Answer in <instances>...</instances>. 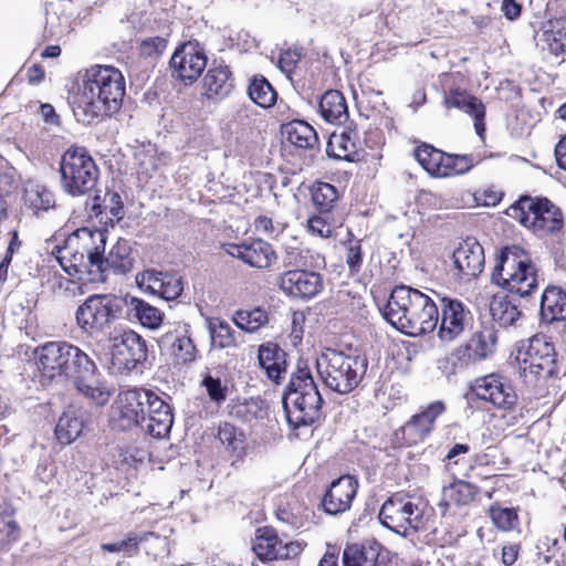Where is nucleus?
Returning a JSON list of instances; mask_svg holds the SVG:
<instances>
[{
	"label": "nucleus",
	"mask_w": 566,
	"mask_h": 566,
	"mask_svg": "<svg viewBox=\"0 0 566 566\" xmlns=\"http://www.w3.org/2000/svg\"><path fill=\"white\" fill-rule=\"evenodd\" d=\"M358 482L352 475H343L333 481L325 492L322 505L331 515L342 514L348 511L357 493Z\"/></svg>",
	"instance_id": "obj_23"
},
{
	"label": "nucleus",
	"mask_w": 566,
	"mask_h": 566,
	"mask_svg": "<svg viewBox=\"0 0 566 566\" xmlns=\"http://www.w3.org/2000/svg\"><path fill=\"white\" fill-rule=\"evenodd\" d=\"M478 493V488L472 483L457 480L442 489L440 505L446 507L455 505L464 506L470 504Z\"/></svg>",
	"instance_id": "obj_37"
},
{
	"label": "nucleus",
	"mask_w": 566,
	"mask_h": 566,
	"mask_svg": "<svg viewBox=\"0 0 566 566\" xmlns=\"http://www.w3.org/2000/svg\"><path fill=\"white\" fill-rule=\"evenodd\" d=\"M453 270L461 279L476 277L484 268L482 245L474 239L461 242L452 254Z\"/></svg>",
	"instance_id": "obj_22"
},
{
	"label": "nucleus",
	"mask_w": 566,
	"mask_h": 566,
	"mask_svg": "<svg viewBox=\"0 0 566 566\" xmlns=\"http://www.w3.org/2000/svg\"><path fill=\"white\" fill-rule=\"evenodd\" d=\"M248 94L253 103L263 108L273 106L276 101V92L264 76H255L251 80Z\"/></svg>",
	"instance_id": "obj_46"
},
{
	"label": "nucleus",
	"mask_w": 566,
	"mask_h": 566,
	"mask_svg": "<svg viewBox=\"0 0 566 566\" xmlns=\"http://www.w3.org/2000/svg\"><path fill=\"white\" fill-rule=\"evenodd\" d=\"M125 95V78L119 70L94 65L86 70L82 87L73 102L77 122L91 124L102 115L116 113Z\"/></svg>",
	"instance_id": "obj_2"
},
{
	"label": "nucleus",
	"mask_w": 566,
	"mask_h": 566,
	"mask_svg": "<svg viewBox=\"0 0 566 566\" xmlns=\"http://www.w3.org/2000/svg\"><path fill=\"white\" fill-rule=\"evenodd\" d=\"M285 265L300 269L302 266H306L307 263L303 260L302 252L294 249L287 253Z\"/></svg>",
	"instance_id": "obj_63"
},
{
	"label": "nucleus",
	"mask_w": 566,
	"mask_h": 566,
	"mask_svg": "<svg viewBox=\"0 0 566 566\" xmlns=\"http://www.w3.org/2000/svg\"><path fill=\"white\" fill-rule=\"evenodd\" d=\"M217 438L224 446L231 459V465L245 457V438L241 430L230 422H222L218 427Z\"/></svg>",
	"instance_id": "obj_34"
},
{
	"label": "nucleus",
	"mask_w": 566,
	"mask_h": 566,
	"mask_svg": "<svg viewBox=\"0 0 566 566\" xmlns=\"http://www.w3.org/2000/svg\"><path fill=\"white\" fill-rule=\"evenodd\" d=\"M207 66V56L198 46L188 42L176 50L170 59L172 75L184 82L196 81Z\"/></svg>",
	"instance_id": "obj_18"
},
{
	"label": "nucleus",
	"mask_w": 566,
	"mask_h": 566,
	"mask_svg": "<svg viewBox=\"0 0 566 566\" xmlns=\"http://www.w3.org/2000/svg\"><path fill=\"white\" fill-rule=\"evenodd\" d=\"M172 423L174 417L171 410L167 412H163L161 410L156 415H148V417L144 415L140 429L151 437L164 438L170 432Z\"/></svg>",
	"instance_id": "obj_47"
},
{
	"label": "nucleus",
	"mask_w": 566,
	"mask_h": 566,
	"mask_svg": "<svg viewBox=\"0 0 566 566\" xmlns=\"http://www.w3.org/2000/svg\"><path fill=\"white\" fill-rule=\"evenodd\" d=\"M344 566H391L390 560L380 555L374 546L349 545L343 553Z\"/></svg>",
	"instance_id": "obj_32"
},
{
	"label": "nucleus",
	"mask_w": 566,
	"mask_h": 566,
	"mask_svg": "<svg viewBox=\"0 0 566 566\" xmlns=\"http://www.w3.org/2000/svg\"><path fill=\"white\" fill-rule=\"evenodd\" d=\"M471 390L476 398L489 401L500 409L510 410L517 402L512 386L499 375L492 374L475 379Z\"/></svg>",
	"instance_id": "obj_17"
},
{
	"label": "nucleus",
	"mask_w": 566,
	"mask_h": 566,
	"mask_svg": "<svg viewBox=\"0 0 566 566\" xmlns=\"http://www.w3.org/2000/svg\"><path fill=\"white\" fill-rule=\"evenodd\" d=\"M104 203L114 218L120 220L124 217V203L117 192H107L104 198Z\"/></svg>",
	"instance_id": "obj_58"
},
{
	"label": "nucleus",
	"mask_w": 566,
	"mask_h": 566,
	"mask_svg": "<svg viewBox=\"0 0 566 566\" xmlns=\"http://www.w3.org/2000/svg\"><path fill=\"white\" fill-rule=\"evenodd\" d=\"M136 283L139 287L167 301L176 300L184 291L182 279L168 272L145 271L136 275Z\"/></svg>",
	"instance_id": "obj_25"
},
{
	"label": "nucleus",
	"mask_w": 566,
	"mask_h": 566,
	"mask_svg": "<svg viewBox=\"0 0 566 566\" xmlns=\"http://www.w3.org/2000/svg\"><path fill=\"white\" fill-rule=\"evenodd\" d=\"M541 319L553 323L566 318V293L557 286H547L541 298Z\"/></svg>",
	"instance_id": "obj_31"
},
{
	"label": "nucleus",
	"mask_w": 566,
	"mask_h": 566,
	"mask_svg": "<svg viewBox=\"0 0 566 566\" xmlns=\"http://www.w3.org/2000/svg\"><path fill=\"white\" fill-rule=\"evenodd\" d=\"M319 113L325 122L342 125L348 119V107L344 95L336 90L327 91L319 101Z\"/></svg>",
	"instance_id": "obj_33"
},
{
	"label": "nucleus",
	"mask_w": 566,
	"mask_h": 566,
	"mask_svg": "<svg viewBox=\"0 0 566 566\" xmlns=\"http://www.w3.org/2000/svg\"><path fill=\"white\" fill-rule=\"evenodd\" d=\"M474 164V158L471 155L444 154L443 170H446V174H441L440 177L465 174Z\"/></svg>",
	"instance_id": "obj_52"
},
{
	"label": "nucleus",
	"mask_w": 566,
	"mask_h": 566,
	"mask_svg": "<svg viewBox=\"0 0 566 566\" xmlns=\"http://www.w3.org/2000/svg\"><path fill=\"white\" fill-rule=\"evenodd\" d=\"M259 366L265 371L269 379L279 384L285 373V353L274 343H264L258 350Z\"/></svg>",
	"instance_id": "obj_29"
},
{
	"label": "nucleus",
	"mask_w": 566,
	"mask_h": 566,
	"mask_svg": "<svg viewBox=\"0 0 566 566\" xmlns=\"http://www.w3.org/2000/svg\"><path fill=\"white\" fill-rule=\"evenodd\" d=\"M542 41L555 54L566 52V18L549 20L544 24Z\"/></svg>",
	"instance_id": "obj_39"
},
{
	"label": "nucleus",
	"mask_w": 566,
	"mask_h": 566,
	"mask_svg": "<svg viewBox=\"0 0 566 566\" xmlns=\"http://www.w3.org/2000/svg\"><path fill=\"white\" fill-rule=\"evenodd\" d=\"M106 238L101 230L77 229L57 248L56 260L70 275L99 281L98 254L105 251Z\"/></svg>",
	"instance_id": "obj_4"
},
{
	"label": "nucleus",
	"mask_w": 566,
	"mask_h": 566,
	"mask_svg": "<svg viewBox=\"0 0 566 566\" xmlns=\"http://www.w3.org/2000/svg\"><path fill=\"white\" fill-rule=\"evenodd\" d=\"M492 282L520 297L530 295L537 287L536 270L530 255L517 245L504 248L493 269Z\"/></svg>",
	"instance_id": "obj_7"
},
{
	"label": "nucleus",
	"mask_w": 566,
	"mask_h": 566,
	"mask_svg": "<svg viewBox=\"0 0 566 566\" xmlns=\"http://www.w3.org/2000/svg\"><path fill=\"white\" fill-rule=\"evenodd\" d=\"M307 229L312 234L323 239L331 238L334 232L333 224L323 216H312L307 220Z\"/></svg>",
	"instance_id": "obj_55"
},
{
	"label": "nucleus",
	"mask_w": 566,
	"mask_h": 566,
	"mask_svg": "<svg viewBox=\"0 0 566 566\" xmlns=\"http://www.w3.org/2000/svg\"><path fill=\"white\" fill-rule=\"evenodd\" d=\"M269 321L268 313L260 308L240 310L234 313L233 322L242 331L254 333Z\"/></svg>",
	"instance_id": "obj_48"
},
{
	"label": "nucleus",
	"mask_w": 566,
	"mask_h": 566,
	"mask_svg": "<svg viewBox=\"0 0 566 566\" xmlns=\"http://www.w3.org/2000/svg\"><path fill=\"white\" fill-rule=\"evenodd\" d=\"M280 287L291 296L312 298L323 290L321 274L301 269L289 270L280 277Z\"/></svg>",
	"instance_id": "obj_21"
},
{
	"label": "nucleus",
	"mask_w": 566,
	"mask_h": 566,
	"mask_svg": "<svg viewBox=\"0 0 566 566\" xmlns=\"http://www.w3.org/2000/svg\"><path fill=\"white\" fill-rule=\"evenodd\" d=\"M346 264L352 273H358L363 265L361 241L350 238L345 243Z\"/></svg>",
	"instance_id": "obj_54"
},
{
	"label": "nucleus",
	"mask_w": 566,
	"mask_h": 566,
	"mask_svg": "<svg viewBox=\"0 0 566 566\" xmlns=\"http://www.w3.org/2000/svg\"><path fill=\"white\" fill-rule=\"evenodd\" d=\"M202 386L206 388L210 400L214 403L221 405L227 400L229 388L220 378L207 375L202 380Z\"/></svg>",
	"instance_id": "obj_53"
},
{
	"label": "nucleus",
	"mask_w": 566,
	"mask_h": 566,
	"mask_svg": "<svg viewBox=\"0 0 566 566\" xmlns=\"http://www.w3.org/2000/svg\"><path fill=\"white\" fill-rule=\"evenodd\" d=\"M127 305L129 315L137 318L143 326L156 329L161 325L164 314L144 300L130 297Z\"/></svg>",
	"instance_id": "obj_40"
},
{
	"label": "nucleus",
	"mask_w": 566,
	"mask_h": 566,
	"mask_svg": "<svg viewBox=\"0 0 566 566\" xmlns=\"http://www.w3.org/2000/svg\"><path fill=\"white\" fill-rule=\"evenodd\" d=\"M415 157L430 175L440 176L441 174H446V170H443V151L430 145H422L416 148Z\"/></svg>",
	"instance_id": "obj_45"
},
{
	"label": "nucleus",
	"mask_w": 566,
	"mask_h": 566,
	"mask_svg": "<svg viewBox=\"0 0 566 566\" xmlns=\"http://www.w3.org/2000/svg\"><path fill=\"white\" fill-rule=\"evenodd\" d=\"M147 358L146 342L134 331L113 337L111 360L118 373H129Z\"/></svg>",
	"instance_id": "obj_14"
},
{
	"label": "nucleus",
	"mask_w": 566,
	"mask_h": 566,
	"mask_svg": "<svg viewBox=\"0 0 566 566\" xmlns=\"http://www.w3.org/2000/svg\"><path fill=\"white\" fill-rule=\"evenodd\" d=\"M493 525L501 532H510L517 528L520 524L515 509L504 507L497 504L491 505L488 510Z\"/></svg>",
	"instance_id": "obj_49"
},
{
	"label": "nucleus",
	"mask_w": 566,
	"mask_h": 566,
	"mask_svg": "<svg viewBox=\"0 0 566 566\" xmlns=\"http://www.w3.org/2000/svg\"><path fill=\"white\" fill-rule=\"evenodd\" d=\"M516 359L525 377L549 378L556 374L555 348L544 336L531 338L526 350L518 352Z\"/></svg>",
	"instance_id": "obj_12"
},
{
	"label": "nucleus",
	"mask_w": 566,
	"mask_h": 566,
	"mask_svg": "<svg viewBox=\"0 0 566 566\" xmlns=\"http://www.w3.org/2000/svg\"><path fill=\"white\" fill-rule=\"evenodd\" d=\"M301 54L296 51H286L283 54H281L279 60V66L280 69L285 73H291L296 63L300 61Z\"/></svg>",
	"instance_id": "obj_61"
},
{
	"label": "nucleus",
	"mask_w": 566,
	"mask_h": 566,
	"mask_svg": "<svg viewBox=\"0 0 566 566\" xmlns=\"http://www.w3.org/2000/svg\"><path fill=\"white\" fill-rule=\"evenodd\" d=\"M167 46V40L163 36H151L143 40L139 44L140 54L145 57L160 55Z\"/></svg>",
	"instance_id": "obj_56"
},
{
	"label": "nucleus",
	"mask_w": 566,
	"mask_h": 566,
	"mask_svg": "<svg viewBox=\"0 0 566 566\" xmlns=\"http://www.w3.org/2000/svg\"><path fill=\"white\" fill-rule=\"evenodd\" d=\"M555 157L558 167L566 170V136L555 146Z\"/></svg>",
	"instance_id": "obj_64"
},
{
	"label": "nucleus",
	"mask_w": 566,
	"mask_h": 566,
	"mask_svg": "<svg viewBox=\"0 0 566 566\" xmlns=\"http://www.w3.org/2000/svg\"><path fill=\"white\" fill-rule=\"evenodd\" d=\"M446 410L441 400L429 403L423 410L413 415L402 427V438L408 444H417L431 432L436 419Z\"/></svg>",
	"instance_id": "obj_24"
},
{
	"label": "nucleus",
	"mask_w": 566,
	"mask_h": 566,
	"mask_svg": "<svg viewBox=\"0 0 566 566\" xmlns=\"http://www.w3.org/2000/svg\"><path fill=\"white\" fill-rule=\"evenodd\" d=\"M22 199L24 206L36 216L55 206L53 192L46 186L34 180L24 182Z\"/></svg>",
	"instance_id": "obj_30"
},
{
	"label": "nucleus",
	"mask_w": 566,
	"mask_h": 566,
	"mask_svg": "<svg viewBox=\"0 0 566 566\" xmlns=\"http://www.w3.org/2000/svg\"><path fill=\"white\" fill-rule=\"evenodd\" d=\"M312 202L323 214L333 210L339 196L337 189L328 182H315L311 189Z\"/></svg>",
	"instance_id": "obj_44"
},
{
	"label": "nucleus",
	"mask_w": 566,
	"mask_h": 566,
	"mask_svg": "<svg viewBox=\"0 0 566 566\" xmlns=\"http://www.w3.org/2000/svg\"><path fill=\"white\" fill-rule=\"evenodd\" d=\"M254 228L258 232L268 235H276L283 231V224L281 222H274L266 216H259L254 220Z\"/></svg>",
	"instance_id": "obj_57"
},
{
	"label": "nucleus",
	"mask_w": 566,
	"mask_h": 566,
	"mask_svg": "<svg viewBox=\"0 0 566 566\" xmlns=\"http://www.w3.org/2000/svg\"><path fill=\"white\" fill-rule=\"evenodd\" d=\"M303 547L297 542L283 543L271 528H259L253 543V551L263 562L294 558Z\"/></svg>",
	"instance_id": "obj_19"
},
{
	"label": "nucleus",
	"mask_w": 566,
	"mask_h": 566,
	"mask_svg": "<svg viewBox=\"0 0 566 566\" xmlns=\"http://www.w3.org/2000/svg\"><path fill=\"white\" fill-rule=\"evenodd\" d=\"M453 78V74L444 73L441 75L440 82L443 91V105L447 109L458 108L472 116L475 132L482 137L485 132V107L478 97L470 95L467 91L453 88L451 85Z\"/></svg>",
	"instance_id": "obj_15"
},
{
	"label": "nucleus",
	"mask_w": 566,
	"mask_h": 566,
	"mask_svg": "<svg viewBox=\"0 0 566 566\" xmlns=\"http://www.w3.org/2000/svg\"><path fill=\"white\" fill-rule=\"evenodd\" d=\"M222 249L227 254L256 269L269 268L275 259V252L272 247L261 239L242 243H223Z\"/></svg>",
	"instance_id": "obj_20"
},
{
	"label": "nucleus",
	"mask_w": 566,
	"mask_h": 566,
	"mask_svg": "<svg viewBox=\"0 0 566 566\" xmlns=\"http://www.w3.org/2000/svg\"><path fill=\"white\" fill-rule=\"evenodd\" d=\"M358 137L356 132L348 129L339 134H332L328 140V153L336 158L352 159L358 153Z\"/></svg>",
	"instance_id": "obj_41"
},
{
	"label": "nucleus",
	"mask_w": 566,
	"mask_h": 566,
	"mask_svg": "<svg viewBox=\"0 0 566 566\" xmlns=\"http://www.w3.org/2000/svg\"><path fill=\"white\" fill-rule=\"evenodd\" d=\"M208 331L212 347L224 349L238 345L234 329L223 319L216 317L208 319Z\"/></svg>",
	"instance_id": "obj_42"
},
{
	"label": "nucleus",
	"mask_w": 566,
	"mask_h": 566,
	"mask_svg": "<svg viewBox=\"0 0 566 566\" xmlns=\"http://www.w3.org/2000/svg\"><path fill=\"white\" fill-rule=\"evenodd\" d=\"M382 315L401 333L419 336L437 329L439 306L423 292L400 285L391 291Z\"/></svg>",
	"instance_id": "obj_3"
},
{
	"label": "nucleus",
	"mask_w": 566,
	"mask_h": 566,
	"mask_svg": "<svg viewBox=\"0 0 566 566\" xmlns=\"http://www.w3.org/2000/svg\"><path fill=\"white\" fill-rule=\"evenodd\" d=\"M379 521L388 530L408 536L423 525V503L407 493H395L382 504Z\"/></svg>",
	"instance_id": "obj_10"
},
{
	"label": "nucleus",
	"mask_w": 566,
	"mask_h": 566,
	"mask_svg": "<svg viewBox=\"0 0 566 566\" xmlns=\"http://www.w3.org/2000/svg\"><path fill=\"white\" fill-rule=\"evenodd\" d=\"M119 311V298L112 294H95L78 306L76 323L85 333L103 332L116 319Z\"/></svg>",
	"instance_id": "obj_11"
},
{
	"label": "nucleus",
	"mask_w": 566,
	"mask_h": 566,
	"mask_svg": "<svg viewBox=\"0 0 566 566\" xmlns=\"http://www.w3.org/2000/svg\"><path fill=\"white\" fill-rule=\"evenodd\" d=\"M367 368L368 359L363 354L327 348L316 359V369L325 387L340 395L357 388Z\"/></svg>",
	"instance_id": "obj_5"
},
{
	"label": "nucleus",
	"mask_w": 566,
	"mask_h": 566,
	"mask_svg": "<svg viewBox=\"0 0 566 566\" xmlns=\"http://www.w3.org/2000/svg\"><path fill=\"white\" fill-rule=\"evenodd\" d=\"M233 78L229 66L212 64L203 77L205 95L211 99H222L233 90Z\"/></svg>",
	"instance_id": "obj_27"
},
{
	"label": "nucleus",
	"mask_w": 566,
	"mask_h": 566,
	"mask_svg": "<svg viewBox=\"0 0 566 566\" xmlns=\"http://www.w3.org/2000/svg\"><path fill=\"white\" fill-rule=\"evenodd\" d=\"M497 336L492 327H484L474 333L463 347L469 352L470 358L475 360H483L489 358L495 352Z\"/></svg>",
	"instance_id": "obj_36"
},
{
	"label": "nucleus",
	"mask_w": 566,
	"mask_h": 566,
	"mask_svg": "<svg viewBox=\"0 0 566 566\" xmlns=\"http://www.w3.org/2000/svg\"><path fill=\"white\" fill-rule=\"evenodd\" d=\"M145 389H129L118 394L112 405L109 423L112 429L127 431L142 427L144 420L143 401L147 400Z\"/></svg>",
	"instance_id": "obj_13"
},
{
	"label": "nucleus",
	"mask_w": 566,
	"mask_h": 566,
	"mask_svg": "<svg viewBox=\"0 0 566 566\" xmlns=\"http://www.w3.org/2000/svg\"><path fill=\"white\" fill-rule=\"evenodd\" d=\"M472 359L469 352L462 346L454 348L450 354L438 360V368L446 376H452L469 364Z\"/></svg>",
	"instance_id": "obj_50"
},
{
	"label": "nucleus",
	"mask_w": 566,
	"mask_h": 566,
	"mask_svg": "<svg viewBox=\"0 0 566 566\" xmlns=\"http://www.w3.org/2000/svg\"><path fill=\"white\" fill-rule=\"evenodd\" d=\"M154 533H144L143 535H137L135 533H130L127 535L125 539L118 541L116 543H104L101 545V548L106 552L117 553L124 552L128 556H132L137 553L138 544L140 542L147 541L149 537H153Z\"/></svg>",
	"instance_id": "obj_51"
},
{
	"label": "nucleus",
	"mask_w": 566,
	"mask_h": 566,
	"mask_svg": "<svg viewBox=\"0 0 566 566\" xmlns=\"http://www.w3.org/2000/svg\"><path fill=\"white\" fill-rule=\"evenodd\" d=\"M86 422L87 416L84 411L69 407L56 423V439L63 444H71L83 433Z\"/></svg>",
	"instance_id": "obj_28"
},
{
	"label": "nucleus",
	"mask_w": 566,
	"mask_h": 566,
	"mask_svg": "<svg viewBox=\"0 0 566 566\" xmlns=\"http://www.w3.org/2000/svg\"><path fill=\"white\" fill-rule=\"evenodd\" d=\"M145 391L147 392L148 399L143 401V408L145 409L146 406L148 407V415H156L161 410L163 412L171 410L170 406L160 399L157 395L150 390L145 389Z\"/></svg>",
	"instance_id": "obj_59"
},
{
	"label": "nucleus",
	"mask_w": 566,
	"mask_h": 566,
	"mask_svg": "<svg viewBox=\"0 0 566 566\" xmlns=\"http://www.w3.org/2000/svg\"><path fill=\"white\" fill-rule=\"evenodd\" d=\"M535 233H555L563 228L560 209L546 198L521 197L505 212Z\"/></svg>",
	"instance_id": "obj_8"
},
{
	"label": "nucleus",
	"mask_w": 566,
	"mask_h": 566,
	"mask_svg": "<svg viewBox=\"0 0 566 566\" xmlns=\"http://www.w3.org/2000/svg\"><path fill=\"white\" fill-rule=\"evenodd\" d=\"M520 547L516 544H507L502 548V563L505 566H512L518 556Z\"/></svg>",
	"instance_id": "obj_62"
},
{
	"label": "nucleus",
	"mask_w": 566,
	"mask_h": 566,
	"mask_svg": "<svg viewBox=\"0 0 566 566\" xmlns=\"http://www.w3.org/2000/svg\"><path fill=\"white\" fill-rule=\"evenodd\" d=\"M98 254L99 281H105V273L112 271L116 274H124L132 271L134 258L128 241L119 239L112 247L107 255Z\"/></svg>",
	"instance_id": "obj_26"
},
{
	"label": "nucleus",
	"mask_w": 566,
	"mask_h": 566,
	"mask_svg": "<svg viewBox=\"0 0 566 566\" xmlns=\"http://www.w3.org/2000/svg\"><path fill=\"white\" fill-rule=\"evenodd\" d=\"M286 140L301 149H313L318 145L316 130L304 120H292L282 127Z\"/></svg>",
	"instance_id": "obj_35"
},
{
	"label": "nucleus",
	"mask_w": 566,
	"mask_h": 566,
	"mask_svg": "<svg viewBox=\"0 0 566 566\" xmlns=\"http://www.w3.org/2000/svg\"><path fill=\"white\" fill-rule=\"evenodd\" d=\"M472 319L470 310L459 300L443 297L439 306L437 336L442 343L460 337Z\"/></svg>",
	"instance_id": "obj_16"
},
{
	"label": "nucleus",
	"mask_w": 566,
	"mask_h": 566,
	"mask_svg": "<svg viewBox=\"0 0 566 566\" xmlns=\"http://www.w3.org/2000/svg\"><path fill=\"white\" fill-rule=\"evenodd\" d=\"M323 399L307 367H298L283 396L287 421L293 428L310 426L321 417Z\"/></svg>",
	"instance_id": "obj_6"
},
{
	"label": "nucleus",
	"mask_w": 566,
	"mask_h": 566,
	"mask_svg": "<svg viewBox=\"0 0 566 566\" xmlns=\"http://www.w3.org/2000/svg\"><path fill=\"white\" fill-rule=\"evenodd\" d=\"M38 369L49 380L72 379L78 394L96 406H104L111 391L101 380L96 364L77 346L48 342L34 350Z\"/></svg>",
	"instance_id": "obj_1"
},
{
	"label": "nucleus",
	"mask_w": 566,
	"mask_h": 566,
	"mask_svg": "<svg viewBox=\"0 0 566 566\" xmlns=\"http://www.w3.org/2000/svg\"><path fill=\"white\" fill-rule=\"evenodd\" d=\"M501 12L509 21H514L521 15L522 4L516 0H502Z\"/></svg>",
	"instance_id": "obj_60"
},
{
	"label": "nucleus",
	"mask_w": 566,
	"mask_h": 566,
	"mask_svg": "<svg viewBox=\"0 0 566 566\" xmlns=\"http://www.w3.org/2000/svg\"><path fill=\"white\" fill-rule=\"evenodd\" d=\"M490 312L493 319L503 327L514 325L522 314L517 306L505 296H494L490 304Z\"/></svg>",
	"instance_id": "obj_43"
},
{
	"label": "nucleus",
	"mask_w": 566,
	"mask_h": 566,
	"mask_svg": "<svg viewBox=\"0 0 566 566\" xmlns=\"http://www.w3.org/2000/svg\"><path fill=\"white\" fill-rule=\"evenodd\" d=\"M163 343L169 345V350L178 364H189L197 358V348L188 335L167 334Z\"/></svg>",
	"instance_id": "obj_38"
},
{
	"label": "nucleus",
	"mask_w": 566,
	"mask_h": 566,
	"mask_svg": "<svg viewBox=\"0 0 566 566\" xmlns=\"http://www.w3.org/2000/svg\"><path fill=\"white\" fill-rule=\"evenodd\" d=\"M60 174L62 189L71 196L90 192L98 179L94 159L82 147H71L62 155Z\"/></svg>",
	"instance_id": "obj_9"
}]
</instances>
